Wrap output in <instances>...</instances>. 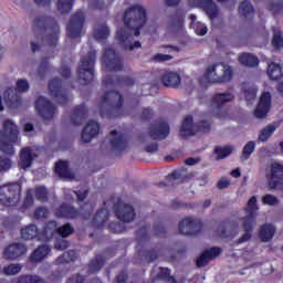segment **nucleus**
<instances>
[{
    "instance_id": "nucleus-1",
    "label": "nucleus",
    "mask_w": 283,
    "mask_h": 283,
    "mask_svg": "<svg viewBox=\"0 0 283 283\" xmlns=\"http://www.w3.org/2000/svg\"><path fill=\"white\" fill-rule=\"evenodd\" d=\"M124 25L127 29H118L115 38L124 50H134V48H140L142 44L138 41H134V36H140V29L147 24V10L140 4H134L126 9L123 17ZM134 30V33L130 32Z\"/></svg>"
},
{
    "instance_id": "nucleus-2",
    "label": "nucleus",
    "mask_w": 283,
    "mask_h": 283,
    "mask_svg": "<svg viewBox=\"0 0 283 283\" xmlns=\"http://www.w3.org/2000/svg\"><path fill=\"white\" fill-rule=\"evenodd\" d=\"M48 15H40L33 20V32L36 39H42L50 48H56L59 44V36L61 34V28L59 23L52 22L50 27Z\"/></svg>"
},
{
    "instance_id": "nucleus-3",
    "label": "nucleus",
    "mask_w": 283,
    "mask_h": 283,
    "mask_svg": "<svg viewBox=\"0 0 283 283\" xmlns=\"http://www.w3.org/2000/svg\"><path fill=\"white\" fill-rule=\"evenodd\" d=\"M125 98L118 91H108L104 93L99 103V116L102 118H120L123 116V105Z\"/></svg>"
},
{
    "instance_id": "nucleus-4",
    "label": "nucleus",
    "mask_w": 283,
    "mask_h": 283,
    "mask_svg": "<svg viewBox=\"0 0 283 283\" xmlns=\"http://www.w3.org/2000/svg\"><path fill=\"white\" fill-rule=\"evenodd\" d=\"M17 140H19V126L12 119H4L0 130V151L6 156H14Z\"/></svg>"
},
{
    "instance_id": "nucleus-5",
    "label": "nucleus",
    "mask_w": 283,
    "mask_h": 283,
    "mask_svg": "<svg viewBox=\"0 0 283 283\" xmlns=\"http://www.w3.org/2000/svg\"><path fill=\"white\" fill-rule=\"evenodd\" d=\"M233 78L231 66H224L223 63H216L206 69L202 77L199 78L200 85L206 83H229Z\"/></svg>"
},
{
    "instance_id": "nucleus-6",
    "label": "nucleus",
    "mask_w": 283,
    "mask_h": 283,
    "mask_svg": "<svg viewBox=\"0 0 283 283\" xmlns=\"http://www.w3.org/2000/svg\"><path fill=\"white\" fill-rule=\"evenodd\" d=\"M209 132H211V122L202 119L193 124V115H188L184 118L179 134L181 138H189V136L209 134Z\"/></svg>"
},
{
    "instance_id": "nucleus-7",
    "label": "nucleus",
    "mask_w": 283,
    "mask_h": 283,
    "mask_svg": "<svg viewBox=\"0 0 283 283\" xmlns=\"http://www.w3.org/2000/svg\"><path fill=\"white\" fill-rule=\"evenodd\" d=\"M94 65H96V52L81 59V64L77 67V82L80 85H90L94 81Z\"/></svg>"
},
{
    "instance_id": "nucleus-8",
    "label": "nucleus",
    "mask_w": 283,
    "mask_h": 283,
    "mask_svg": "<svg viewBox=\"0 0 283 283\" xmlns=\"http://www.w3.org/2000/svg\"><path fill=\"white\" fill-rule=\"evenodd\" d=\"M19 200H21V186L19 184L0 186V205L2 207H17Z\"/></svg>"
},
{
    "instance_id": "nucleus-9",
    "label": "nucleus",
    "mask_w": 283,
    "mask_h": 283,
    "mask_svg": "<svg viewBox=\"0 0 283 283\" xmlns=\"http://www.w3.org/2000/svg\"><path fill=\"white\" fill-rule=\"evenodd\" d=\"M17 88L9 87L3 93V98L9 107H19L21 105V94L19 92H28L30 84L28 80H18Z\"/></svg>"
},
{
    "instance_id": "nucleus-10",
    "label": "nucleus",
    "mask_w": 283,
    "mask_h": 283,
    "mask_svg": "<svg viewBox=\"0 0 283 283\" xmlns=\"http://www.w3.org/2000/svg\"><path fill=\"white\" fill-rule=\"evenodd\" d=\"M268 185L270 189L283 191V165L274 161L270 165L269 170L265 172Z\"/></svg>"
},
{
    "instance_id": "nucleus-11",
    "label": "nucleus",
    "mask_w": 283,
    "mask_h": 283,
    "mask_svg": "<svg viewBox=\"0 0 283 283\" xmlns=\"http://www.w3.org/2000/svg\"><path fill=\"white\" fill-rule=\"evenodd\" d=\"M83 25H85V13L83 11H76L71 15L66 25V34L69 39H81V34H83Z\"/></svg>"
},
{
    "instance_id": "nucleus-12",
    "label": "nucleus",
    "mask_w": 283,
    "mask_h": 283,
    "mask_svg": "<svg viewBox=\"0 0 283 283\" xmlns=\"http://www.w3.org/2000/svg\"><path fill=\"white\" fill-rule=\"evenodd\" d=\"M102 62L106 65V70H109V72H123V57H120L118 52L112 48L104 50Z\"/></svg>"
},
{
    "instance_id": "nucleus-13",
    "label": "nucleus",
    "mask_w": 283,
    "mask_h": 283,
    "mask_svg": "<svg viewBox=\"0 0 283 283\" xmlns=\"http://www.w3.org/2000/svg\"><path fill=\"white\" fill-rule=\"evenodd\" d=\"M49 92L53 98H56L60 105H67L70 92L63 88V81L61 78L54 77L49 82Z\"/></svg>"
},
{
    "instance_id": "nucleus-14",
    "label": "nucleus",
    "mask_w": 283,
    "mask_h": 283,
    "mask_svg": "<svg viewBox=\"0 0 283 283\" xmlns=\"http://www.w3.org/2000/svg\"><path fill=\"white\" fill-rule=\"evenodd\" d=\"M113 209L117 220H120V222H134L136 219L134 206L124 203L120 199L114 203Z\"/></svg>"
},
{
    "instance_id": "nucleus-15",
    "label": "nucleus",
    "mask_w": 283,
    "mask_h": 283,
    "mask_svg": "<svg viewBox=\"0 0 283 283\" xmlns=\"http://www.w3.org/2000/svg\"><path fill=\"white\" fill-rule=\"evenodd\" d=\"M233 94L226 93H216L211 99V107L214 109L217 118H224L227 116V111H222L227 103H231L234 101Z\"/></svg>"
},
{
    "instance_id": "nucleus-16",
    "label": "nucleus",
    "mask_w": 283,
    "mask_h": 283,
    "mask_svg": "<svg viewBox=\"0 0 283 283\" xmlns=\"http://www.w3.org/2000/svg\"><path fill=\"white\" fill-rule=\"evenodd\" d=\"M202 231V221L191 217L185 218L179 222V233L181 235H198Z\"/></svg>"
},
{
    "instance_id": "nucleus-17",
    "label": "nucleus",
    "mask_w": 283,
    "mask_h": 283,
    "mask_svg": "<svg viewBox=\"0 0 283 283\" xmlns=\"http://www.w3.org/2000/svg\"><path fill=\"white\" fill-rule=\"evenodd\" d=\"M35 109L44 120H52L54 114L56 113V106L50 102V99L39 96L35 101Z\"/></svg>"
},
{
    "instance_id": "nucleus-18",
    "label": "nucleus",
    "mask_w": 283,
    "mask_h": 283,
    "mask_svg": "<svg viewBox=\"0 0 283 283\" xmlns=\"http://www.w3.org/2000/svg\"><path fill=\"white\" fill-rule=\"evenodd\" d=\"M104 87H134L136 80L132 76L106 75L102 80Z\"/></svg>"
},
{
    "instance_id": "nucleus-19",
    "label": "nucleus",
    "mask_w": 283,
    "mask_h": 283,
    "mask_svg": "<svg viewBox=\"0 0 283 283\" xmlns=\"http://www.w3.org/2000/svg\"><path fill=\"white\" fill-rule=\"evenodd\" d=\"M220 255H222V248L212 247L203 251L196 260L197 269L207 266L211 260H216V258H220Z\"/></svg>"
},
{
    "instance_id": "nucleus-20",
    "label": "nucleus",
    "mask_w": 283,
    "mask_h": 283,
    "mask_svg": "<svg viewBox=\"0 0 283 283\" xmlns=\"http://www.w3.org/2000/svg\"><path fill=\"white\" fill-rule=\"evenodd\" d=\"M169 124L166 122H157L148 128V134L153 140H165L169 136Z\"/></svg>"
},
{
    "instance_id": "nucleus-21",
    "label": "nucleus",
    "mask_w": 283,
    "mask_h": 283,
    "mask_svg": "<svg viewBox=\"0 0 283 283\" xmlns=\"http://www.w3.org/2000/svg\"><path fill=\"white\" fill-rule=\"evenodd\" d=\"M56 218H64L65 220H76L81 218V210L67 203H62L54 210Z\"/></svg>"
},
{
    "instance_id": "nucleus-22",
    "label": "nucleus",
    "mask_w": 283,
    "mask_h": 283,
    "mask_svg": "<svg viewBox=\"0 0 283 283\" xmlns=\"http://www.w3.org/2000/svg\"><path fill=\"white\" fill-rule=\"evenodd\" d=\"M25 253H28V248H25V244L11 243L4 249L2 258L4 260H19V258L25 255Z\"/></svg>"
},
{
    "instance_id": "nucleus-23",
    "label": "nucleus",
    "mask_w": 283,
    "mask_h": 283,
    "mask_svg": "<svg viewBox=\"0 0 283 283\" xmlns=\"http://www.w3.org/2000/svg\"><path fill=\"white\" fill-rule=\"evenodd\" d=\"M271 111V93L265 92L261 95L259 104L254 111V116L256 118H266L269 112Z\"/></svg>"
},
{
    "instance_id": "nucleus-24",
    "label": "nucleus",
    "mask_w": 283,
    "mask_h": 283,
    "mask_svg": "<svg viewBox=\"0 0 283 283\" xmlns=\"http://www.w3.org/2000/svg\"><path fill=\"white\" fill-rule=\"evenodd\" d=\"M19 158L18 167L24 170L30 169L32 163H34V159L36 158V153L30 147H24L20 150Z\"/></svg>"
},
{
    "instance_id": "nucleus-25",
    "label": "nucleus",
    "mask_w": 283,
    "mask_h": 283,
    "mask_svg": "<svg viewBox=\"0 0 283 283\" xmlns=\"http://www.w3.org/2000/svg\"><path fill=\"white\" fill-rule=\"evenodd\" d=\"M57 227L59 223L54 220L46 222L43 227V230L39 232L38 240H40V242H50V240L56 235Z\"/></svg>"
},
{
    "instance_id": "nucleus-26",
    "label": "nucleus",
    "mask_w": 283,
    "mask_h": 283,
    "mask_svg": "<svg viewBox=\"0 0 283 283\" xmlns=\"http://www.w3.org/2000/svg\"><path fill=\"white\" fill-rule=\"evenodd\" d=\"M101 132V124L90 120L87 125L82 130V142L92 143L93 138Z\"/></svg>"
},
{
    "instance_id": "nucleus-27",
    "label": "nucleus",
    "mask_w": 283,
    "mask_h": 283,
    "mask_svg": "<svg viewBox=\"0 0 283 283\" xmlns=\"http://www.w3.org/2000/svg\"><path fill=\"white\" fill-rule=\"evenodd\" d=\"M85 120H87V107L85 106V104L75 106L71 113V122L73 123V125H75V127H78L80 125H83Z\"/></svg>"
},
{
    "instance_id": "nucleus-28",
    "label": "nucleus",
    "mask_w": 283,
    "mask_h": 283,
    "mask_svg": "<svg viewBox=\"0 0 283 283\" xmlns=\"http://www.w3.org/2000/svg\"><path fill=\"white\" fill-rule=\"evenodd\" d=\"M50 251H52L50 245H45V244L39 245L29 256V261L32 262L33 264L43 262V260H45V258L50 255Z\"/></svg>"
},
{
    "instance_id": "nucleus-29",
    "label": "nucleus",
    "mask_w": 283,
    "mask_h": 283,
    "mask_svg": "<svg viewBox=\"0 0 283 283\" xmlns=\"http://www.w3.org/2000/svg\"><path fill=\"white\" fill-rule=\"evenodd\" d=\"M199 8H202L209 19L218 18V4L213 0H196Z\"/></svg>"
},
{
    "instance_id": "nucleus-30",
    "label": "nucleus",
    "mask_w": 283,
    "mask_h": 283,
    "mask_svg": "<svg viewBox=\"0 0 283 283\" xmlns=\"http://www.w3.org/2000/svg\"><path fill=\"white\" fill-rule=\"evenodd\" d=\"M161 83L165 87H179L180 75L174 71H167L161 75Z\"/></svg>"
},
{
    "instance_id": "nucleus-31",
    "label": "nucleus",
    "mask_w": 283,
    "mask_h": 283,
    "mask_svg": "<svg viewBox=\"0 0 283 283\" xmlns=\"http://www.w3.org/2000/svg\"><path fill=\"white\" fill-rule=\"evenodd\" d=\"M245 212L248 216L243 217V220L255 223V219L258 218V197L253 196L249 199Z\"/></svg>"
},
{
    "instance_id": "nucleus-32",
    "label": "nucleus",
    "mask_w": 283,
    "mask_h": 283,
    "mask_svg": "<svg viewBox=\"0 0 283 283\" xmlns=\"http://www.w3.org/2000/svg\"><path fill=\"white\" fill-rule=\"evenodd\" d=\"M275 235V227L271 223H264L260 227L259 238L261 242H271Z\"/></svg>"
},
{
    "instance_id": "nucleus-33",
    "label": "nucleus",
    "mask_w": 283,
    "mask_h": 283,
    "mask_svg": "<svg viewBox=\"0 0 283 283\" xmlns=\"http://www.w3.org/2000/svg\"><path fill=\"white\" fill-rule=\"evenodd\" d=\"M107 220H109V210L107 208H101L93 217L92 223L93 227L101 229V227H105Z\"/></svg>"
},
{
    "instance_id": "nucleus-34",
    "label": "nucleus",
    "mask_w": 283,
    "mask_h": 283,
    "mask_svg": "<svg viewBox=\"0 0 283 283\" xmlns=\"http://www.w3.org/2000/svg\"><path fill=\"white\" fill-rule=\"evenodd\" d=\"M185 11L182 9H177L175 13L170 15L171 28L182 30V28L185 27Z\"/></svg>"
},
{
    "instance_id": "nucleus-35",
    "label": "nucleus",
    "mask_w": 283,
    "mask_h": 283,
    "mask_svg": "<svg viewBox=\"0 0 283 283\" xmlns=\"http://www.w3.org/2000/svg\"><path fill=\"white\" fill-rule=\"evenodd\" d=\"M55 174L60 178H74V175H72V170L70 169V164L65 160L55 164Z\"/></svg>"
},
{
    "instance_id": "nucleus-36",
    "label": "nucleus",
    "mask_w": 283,
    "mask_h": 283,
    "mask_svg": "<svg viewBox=\"0 0 283 283\" xmlns=\"http://www.w3.org/2000/svg\"><path fill=\"white\" fill-rule=\"evenodd\" d=\"M22 240H39V228L34 223H30L27 227L21 229Z\"/></svg>"
},
{
    "instance_id": "nucleus-37",
    "label": "nucleus",
    "mask_w": 283,
    "mask_h": 283,
    "mask_svg": "<svg viewBox=\"0 0 283 283\" xmlns=\"http://www.w3.org/2000/svg\"><path fill=\"white\" fill-rule=\"evenodd\" d=\"M93 36L96 41H105L109 39V27L107 23L97 24V27L93 30Z\"/></svg>"
},
{
    "instance_id": "nucleus-38",
    "label": "nucleus",
    "mask_w": 283,
    "mask_h": 283,
    "mask_svg": "<svg viewBox=\"0 0 283 283\" xmlns=\"http://www.w3.org/2000/svg\"><path fill=\"white\" fill-rule=\"evenodd\" d=\"M105 256L97 254L88 263V273H98L105 266Z\"/></svg>"
},
{
    "instance_id": "nucleus-39",
    "label": "nucleus",
    "mask_w": 283,
    "mask_h": 283,
    "mask_svg": "<svg viewBox=\"0 0 283 283\" xmlns=\"http://www.w3.org/2000/svg\"><path fill=\"white\" fill-rule=\"evenodd\" d=\"M239 14L244 19H253V14H255V9L251 1L244 0L239 6Z\"/></svg>"
},
{
    "instance_id": "nucleus-40",
    "label": "nucleus",
    "mask_w": 283,
    "mask_h": 283,
    "mask_svg": "<svg viewBox=\"0 0 283 283\" xmlns=\"http://www.w3.org/2000/svg\"><path fill=\"white\" fill-rule=\"evenodd\" d=\"M239 63L245 67H258L260 60L251 53H243L239 56Z\"/></svg>"
},
{
    "instance_id": "nucleus-41",
    "label": "nucleus",
    "mask_w": 283,
    "mask_h": 283,
    "mask_svg": "<svg viewBox=\"0 0 283 283\" xmlns=\"http://www.w3.org/2000/svg\"><path fill=\"white\" fill-rule=\"evenodd\" d=\"M253 227H255V222L243 220L244 234L237 240L238 244H244V242H249V240H251V233H253Z\"/></svg>"
},
{
    "instance_id": "nucleus-42",
    "label": "nucleus",
    "mask_w": 283,
    "mask_h": 283,
    "mask_svg": "<svg viewBox=\"0 0 283 283\" xmlns=\"http://www.w3.org/2000/svg\"><path fill=\"white\" fill-rule=\"evenodd\" d=\"M268 76L271 78V81H280L282 78L283 73H282V66L280 64H276L272 62L268 66Z\"/></svg>"
},
{
    "instance_id": "nucleus-43",
    "label": "nucleus",
    "mask_w": 283,
    "mask_h": 283,
    "mask_svg": "<svg viewBox=\"0 0 283 283\" xmlns=\"http://www.w3.org/2000/svg\"><path fill=\"white\" fill-rule=\"evenodd\" d=\"M78 254L74 250L64 252L55 260L56 264H70V262H76Z\"/></svg>"
},
{
    "instance_id": "nucleus-44",
    "label": "nucleus",
    "mask_w": 283,
    "mask_h": 283,
    "mask_svg": "<svg viewBox=\"0 0 283 283\" xmlns=\"http://www.w3.org/2000/svg\"><path fill=\"white\" fill-rule=\"evenodd\" d=\"M109 143L115 151H125L127 148V137H125V135H119L116 138L111 139Z\"/></svg>"
},
{
    "instance_id": "nucleus-45",
    "label": "nucleus",
    "mask_w": 283,
    "mask_h": 283,
    "mask_svg": "<svg viewBox=\"0 0 283 283\" xmlns=\"http://www.w3.org/2000/svg\"><path fill=\"white\" fill-rule=\"evenodd\" d=\"M275 129H277V126L273 124H269L263 129H261L259 134L260 143H266V140H269V138H271L273 134H275Z\"/></svg>"
},
{
    "instance_id": "nucleus-46",
    "label": "nucleus",
    "mask_w": 283,
    "mask_h": 283,
    "mask_svg": "<svg viewBox=\"0 0 283 283\" xmlns=\"http://www.w3.org/2000/svg\"><path fill=\"white\" fill-rule=\"evenodd\" d=\"M157 277L166 283H178L176 277L171 276V270H169V268H160ZM154 283H156V281H154Z\"/></svg>"
},
{
    "instance_id": "nucleus-47",
    "label": "nucleus",
    "mask_w": 283,
    "mask_h": 283,
    "mask_svg": "<svg viewBox=\"0 0 283 283\" xmlns=\"http://www.w3.org/2000/svg\"><path fill=\"white\" fill-rule=\"evenodd\" d=\"M34 196L35 199L39 200V202H48V200H50V191H48V188L45 186L35 187Z\"/></svg>"
},
{
    "instance_id": "nucleus-48",
    "label": "nucleus",
    "mask_w": 283,
    "mask_h": 283,
    "mask_svg": "<svg viewBox=\"0 0 283 283\" xmlns=\"http://www.w3.org/2000/svg\"><path fill=\"white\" fill-rule=\"evenodd\" d=\"M75 0H57V10L61 14H70Z\"/></svg>"
},
{
    "instance_id": "nucleus-49",
    "label": "nucleus",
    "mask_w": 283,
    "mask_h": 283,
    "mask_svg": "<svg viewBox=\"0 0 283 283\" xmlns=\"http://www.w3.org/2000/svg\"><path fill=\"white\" fill-rule=\"evenodd\" d=\"M32 205H34V195L32 190H27L25 197L23 199L22 206L19 208V211H21V213H25V211H28Z\"/></svg>"
},
{
    "instance_id": "nucleus-50",
    "label": "nucleus",
    "mask_w": 283,
    "mask_h": 283,
    "mask_svg": "<svg viewBox=\"0 0 283 283\" xmlns=\"http://www.w3.org/2000/svg\"><path fill=\"white\" fill-rule=\"evenodd\" d=\"M17 283H45V280L36 274H23L18 277Z\"/></svg>"
},
{
    "instance_id": "nucleus-51",
    "label": "nucleus",
    "mask_w": 283,
    "mask_h": 283,
    "mask_svg": "<svg viewBox=\"0 0 283 283\" xmlns=\"http://www.w3.org/2000/svg\"><path fill=\"white\" fill-rule=\"evenodd\" d=\"M74 233V226L72 223H64L63 226L56 228V235L60 238H70Z\"/></svg>"
},
{
    "instance_id": "nucleus-52",
    "label": "nucleus",
    "mask_w": 283,
    "mask_h": 283,
    "mask_svg": "<svg viewBox=\"0 0 283 283\" xmlns=\"http://www.w3.org/2000/svg\"><path fill=\"white\" fill-rule=\"evenodd\" d=\"M48 72H50V57L44 56L42 57L38 67V76H40V78H43L45 74H48Z\"/></svg>"
},
{
    "instance_id": "nucleus-53",
    "label": "nucleus",
    "mask_w": 283,
    "mask_h": 283,
    "mask_svg": "<svg viewBox=\"0 0 283 283\" xmlns=\"http://www.w3.org/2000/svg\"><path fill=\"white\" fill-rule=\"evenodd\" d=\"M232 153H233V149L229 146H226V147L217 146L214 148V154L217 156V160H222V159L227 158L228 156H231Z\"/></svg>"
},
{
    "instance_id": "nucleus-54",
    "label": "nucleus",
    "mask_w": 283,
    "mask_h": 283,
    "mask_svg": "<svg viewBox=\"0 0 283 283\" xmlns=\"http://www.w3.org/2000/svg\"><path fill=\"white\" fill-rule=\"evenodd\" d=\"M255 151V142H248L241 154V160H249L251 158V154Z\"/></svg>"
},
{
    "instance_id": "nucleus-55",
    "label": "nucleus",
    "mask_w": 283,
    "mask_h": 283,
    "mask_svg": "<svg viewBox=\"0 0 283 283\" xmlns=\"http://www.w3.org/2000/svg\"><path fill=\"white\" fill-rule=\"evenodd\" d=\"M50 216V210L44 206H39L33 211L34 220H45Z\"/></svg>"
},
{
    "instance_id": "nucleus-56",
    "label": "nucleus",
    "mask_w": 283,
    "mask_h": 283,
    "mask_svg": "<svg viewBox=\"0 0 283 283\" xmlns=\"http://www.w3.org/2000/svg\"><path fill=\"white\" fill-rule=\"evenodd\" d=\"M190 28H192V30H195V33L198 36H205V34H207V32H209V29H207V25H205V23H201V22H191Z\"/></svg>"
},
{
    "instance_id": "nucleus-57",
    "label": "nucleus",
    "mask_w": 283,
    "mask_h": 283,
    "mask_svg": "<svg viewBox=\"0 0 283 283\" xmlns=\"http://www.w3.org/2000/svg\"><path fill=\"white\" fill-rule=\"evenodd\" d=\"M272 48H274V50H282L283 48L282 31L274 32L272 38Z\"/></svg>"
},
{
    "instance_id": "nucleus-58",
    "label": "nucleus",
    "mask_w": 283,
    "mask_h": 283,
    "mask_svg": "<svg viewBox=\"0 0 283 283\" xmlns=\"http://www.w3.org/2000/svg\"><path fill=\"white\" fill-rule=\"evenodd\" d=\"M4 275H18L21 273V265L19 264H9L3 268Z\"/></svg>"
},
{
    "instance_id": "nucleus-59",
    "label": "nucleus",
    "mask_w": 283,
    "mask_h": 283,
    "mask_svg": "<svg viewBox=\"0 0 283 283\" xmlns=\"http://www.w3.org/2000/svg\"><path fill=\"white\" fill-rule=\"evenodd\" d=\"M142 255L147 260V262H154L155 260H158V250L150 249L145 250Z\"/></svg>"
},
{
    "instance_id": "nucleus-60",
    "label": "nucleus",
    "mask_w": 283,
    "mask_h": 283,
    "mask_svg": "<svg viewBox=\"0 0 283 283\" xmlns=\"http://www.w3.org/2000/svg\"><path fill=\"white\" fill-rule=\"evenodd\" d=\"M280 200L277 199V197L273 196V195H265L262 197V203L263 205H268V207H275V205H279Z\"/></svg>"
},
{
    "instance_id": "nucleus-61",
    "label": "nucleus",
    "mask_w": 283,
    "mask_h": 283,
    "mask_svg": "<svg viewBox=\"0 0 283 283\" xmlns=\"http://www.w3.org/2000/svg\"><path fill=\"white\" fill-rule=\"evenodd\" d=\"M174 56L170 54H163V53H157L153 56L151 61L153 63H166V61H171Z\"/></svg>"
},
{
    "instance_id": "nucleus-62",
    "label": "nucleus",
    "mask_w": 283,
    "mask_h": 283,
    "mask_svg": "<svg viewBox=\"0 0 283 283\" xmlns=\"http://www.w3.org/2000/svg\"><path fill=\"white\" fill-rule=\"evenodd\" d=\"M12 160L8 157H0V171H10Z\"/></svg>"
},
{
    "instance_id": "nucleus-63",
    "label": "nucleus",
    "mask_w": 283,
    "mask_h": 283,
    "mask_svg": "<svg viewBox=\"0 0 283 283\" xmlns=\"http://www.w3.org/2000/svg\"><path fill=\"white\" fill-rule=\"evenodd\" d=\"M245 101L251 103V101H255V97L258 96V88L255 87H249L244 91Z\"/></svg>"
},
{
    "instance_id": "nucleus-64",
    "label": "nucleus",
    "mask_w": 283,
    "mask_h": 283,
    "mask_svg": "<svg viewBox=\"0 0 283 283\" xmlns=\"http://www.w3.org/2000/svg\"><path fill=\"white\" fill-rule=\"evenodd\" d=\"M151 118H154V109H151L150 107L143 108L140 113V119L149 122L151 120Z\"/></svg>"
}]
</instances>
